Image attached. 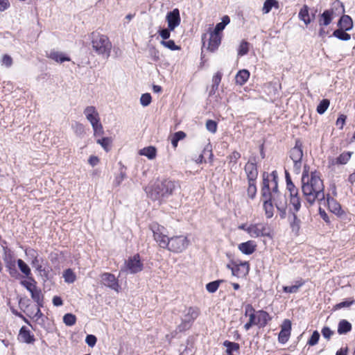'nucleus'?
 Here are the masks:
<instances>
[{
  "instance_id": "nucleus-37",
  "label": "nucleus",
  "mask_w": 355,
  "mask_h": 355,
  "mask_svg": "<svg viewBox=\"0 0 355 355\" xmlns=\"http://www.w3.org/2000/svg\"><path fill=\"white\" fill-rule=\"evenodd\" d=\"M224 345L226 347L227 355H232V352H237L239 350V345L236 343L225 340Z\"/></svg>"
},
{
  "instance_id": "nucleus-44",
  "label": "nucleus",
  "mask_w": 355,
  "mask_h": 355,
  "mask_svg": "<svg viewBox=\"0 0 355 355\" xmlns=\"http://www.w3.org/2000/svg\"><path fill=\"white\" fill-rule=\"evenodd\" d=\"M330 101L328 99L322 100L317 107V112L320 114H324L328 109Z\"/></svg>"
},
{
  "instance_id": "nucleus-36",
  "label": "nucleus",
  "mask_w": 355,
  "mask_h": 355,
  "mask_svg": "<svg viewBox=\"0 0 355 355\" xmlns=\"http://www.w3.org/2000/svg\"><path fill=\"white\" fill-rule=\"evenodd\" d=\"M352 155L351 152H345L342 154H340L336 160H333V164H345L349 160Z\"/></svg>"
},
{
  "instance_id": "nucleus-62",
  "label": "nucleus",
  "mask_w": 355,
  "mask_h": 355,
  "mask_svg": "<svg viewBox=\"0 0 355 355\" xmlns=\"http://www.w3.org/2000/svg\"><path fill=\"white\" fill-rule=\"evenodd\" d=\"M221 73L218 72L215 76H214L213 77V79H212V81H213V88H216L217 89L218 85H219V83H220V80H221Z\"/></svg>"
},
{
  "instance_id": "nucleus-46",
  "label": "nucleus",
  "mask_w": 355,
  "mask_h": 355,
  "mask_svg": "<svg viewBox=\"0 0 355 355\" xmlns=\"http://www.w3.org/2000/svg\"><path fill=\"white\" fill-rule=\"evenodd\" d=\"M160 44L163 46H164V47H166V48H167V49H170L171 51H177V50H180V46L176 45L173 40H167V41L162 40L160 42Z\"/></svg>"
},
{
  "instance_id": "nucleus-28",
  "label": "nucleus",
  "mask_w": 355,
  "mask_h": 355,
  "mask_svg": "<svg viewBox=\"0 0 355 355\" xmlns=\"http://www.w3.org/2000/svg\"><path fill=\"white\" fill-rule=\"evenodd\" d=\"M139 154L148 157L149 159H153L156 157L157 150L154 146H150L139 150Z\"/></svg>"
},
{
  "instance_id": "nucleus-16",
  "label": "nucleus",
  "mask_w": 355,
  "mask_h": 355,
  "mask_svg": "<svg viewBox=\"0 0 355 355\" xmlns=\"http://www.w3.org/2000/svg\"><path fill=\"white\" fill-rule=\"evenodd\" d=\"M248 181H256L258 176L256 159L252 157L249 159L244 168Z\"/></svg>"
},
{
  "instance_id": "nucleus-1",
  "label": "nucleus",
  "mask_w": 355,
  "mask_h": 355,
  "mask_svg": "<svg viewBox=\"0 0 355 355\" xmlns=\"http://www.w3.org/2000/svg\"><path fill=\"white\" fill-rule=\"evenodd\" d=\"M302 191L306 200L313 205L316 200L325 202L324 184L315 171L309 175L306 166H304L302 176Z\"/></svg>"
},
{
  "instance_id": "nucleus-31",
  "label": "nucleus",
  "mask_w": 355,
  "mask_h": 355,
  "mask_svg": "<svg viewBox=\"0 0 355 355\" xmlns=\"http://www.w3.org/2000/svg\"><path fill=\"white\" fill-rule=\"evenodd\" d=\"M304 281L298 280L295 282V284L293 286H286L283 287V291L286 293H296L298 292L300 288L303 286Z\"/></svg>"
},
{
  "instance_id": "nucleus-45",
  "label": "nucleus",
  "mask_w": 355,
  "mask_h": 355,
  "mask_svg": "<svg viewBox=\"0 0 355 355\" xmlns=\"http://www.w3.org/2000/svg\"><path fill=\"white\" fill-rule=\"evenodd\" d=\"M223 282V280H216V281H214V282L208 283L206 285L207 291L210 293H215L218 290L220 283H222Z\"/></svg>"
},
{
  "instance_id": "nucleus-15",
  "label": "nucleus",
  "mask_w": 355,
  "mask_h": 355,
  "mask_svg": "<svg viewBox=\"0 0 355 355\" xmlns=\"http://www.w3.org/2000/svg\"><path fill=\"white\" fill-rule=\"evenodd\" d=\"M227 268L231 270L232 275L242 278L245 277L249 272V264L248 262L240 263H232L227 266Z\"/></svg>"
},
{
  "instance_id": "nucleus-6",
  "label": "nucleus",
  "mask_w": 355,
  "mask_h": 355,
  "mask_svg": "<svg viewBox=\"0 0 355 355\" xmlns=\"http://www.w3.org/2000/svg\"><path fill=\"white\" fill-rule=\"evenodd\" d=\"M189 245L190 241L187 236L178 235L169 238L165 248L173 253L178 254L186 250Z\"/></svg>"
},
{
  "instance_id": "nucleus-38",
  "label": "nucleus",
  "mask_w": 355,
  "mask_h": 355,
  "mask_svg": "<svg viewBox=\"0 0 355 355\" xmlns=\"http://www.w3.org/2000/svg\"><path fill=\"white\" fill-rule=\"evenodd\" d=\"M345 29H342L341 28L334 31L333 33V35L340 40L348 41L350 40L351 36L349 34L345 32Z\"/></svg>"
},
{
  "instance_id": "nucleus-22",
  "label": "nucleus",
  "mask_w": 355,
  "mask_h": 355,
  "mask_svg": "<svg viewBox=\"0 0 355 355\" xmlns=\"http://www.w3.org/2000/svg\"><path fill=\"white\" fill-rule=\"evenodd\" d=\"M31 298L34 302L37 303L38 306H43L44 304V296L42 293V291L40 288L36 286L30 291Z\"/></svg>"
},
{
  "instance_id": "nucleus-3",
  "label": "nucleus",
  "mask_w": 355,
  "mask_h": 355,
  "mask_svg": "<svg viewBox=\"0 0 355 355\" xmlns=\"http://www.w3.org/2000/svg\"><path fill=\"white\" fill-rule=\"evenodd\" d=\"M91 40L92 48L97 54L109 58L112 45L107 36L94 32Z\"/></svg>"
},
{
  "instance_id": "nucleus-8",
  "label": "nucleus",
  "mask_w": 355,
  "mask_h": 355,
  "mask_svg": "<svg viewBox=\"0 0 355 355\" xmlns=\"http://www.w3.org/2000/svg\"><path fill=\"white\" fill-rule=\"evenodd\" d=\"M248 230L249 236L252 238L272 237L270 228L265 223H251Z\"/></svg>"
},
{
  "instance_id": "nucleus-19",
  "label": "nucleus",
  "mask_w": 355,
  "mask_h": 355,
  "mask_svg": "<svg viewBox=\"0 0 355 355\" xmlns=\"http://www.w3.org/2000/svg\"><path fill=\"white\" fill-rule=\"evenodd\" d=\"M221 42V35L217 33H210L207 49L211 52L218 49Z\"/></svg>"
},
{
  "instance_id": "nucleus-53",
  "label": "nucleus",
  "mask_w": 355,
  "mask_h": 355,
  "mask_svg": "<svg viewBox=\"0 0 355 355\" xmlns=\"http://www.w3.org/2000/svg\"><path fill=\"white\" fill-rule=\"evenodd\" d=\"M320 338V334L318 331H314L311 336V338L309 339L307 342V345L310 346H314L315 345L319 340Z\"/></svg>"
},
{
  "instance_id": "nucleus-5",
  "label": "nucleus",
  "mask_w": 355,
  "mask_h": 355,
  "mask_svg": "<svg viewBox=\"0 0 355 355\" xmlns=\"http://www.w3.org/2000/svg\"><path fill=\"white\" fill-rule=\"evenodd\" d=\"M83 113L92 125L94 136L103 135V128L100 121V116L96 108L94 106H87L84 110Z\"/></svg>"
},
{
  "instance_id": "nucleus-58",
  "label": "nucleus",
  "mask_w": 355,
  "mask_h": 355,
  "mask_svg": "<svg viewBox=\"0 0 355 355\" xmlns=\"http://www.w3.org/2000/svg\"><path fill=\"white\" fill-rule=\"evenodd\" d=\"M96 337L94 335L90 334L86 336L85 343L88 345L89 347H94L96 343Z\"/></svg>"
},
{
  "instance_id": "nucleus-32",
  "label": "nucleus",
  "mask_w": 355,
  "mask_h": 355,
  "mask_svg": "<svg viewBox=\"0 0 355 355\" xmlns=\"http://www.w3.org/2000/svg\"><path fill=\"white\" fill-rule=\"evenodd\" d=\"M272 8H279V2L277 0H266L262 8L263 13H269Z\"/></svg>"
},
{
  "instance_id": "nucleus-47",
  "label": "nucleus",
  "mask_w": 355,
  "mask_h": 355,
  "mask_svg": "<svg viewBox=\"0 0 355 355\" xmlns=\"http://www.w3.org/2000/svg\"><path fill=\"white\" fill-rule=\"evenodd\" d=\"M241 157V154L237 151H234L231 155L227 157L229 164L231 165V170L237 163L238 159Z\"/></svg>"
},
{
  "instance_id": "nucleus-27",
  "label": "nucleus",
  "mask_w": 355,
  "mask_h": 355,
  "mask_svg": "<svg viewBox=\"0 0 355 355\" xmlns=\"http://www.w3.org/2000/svg\"><path fill=\"white\" fill-rule=\"evenodd\" d=\"M338 26L345 31H350L353 27V21L349 15H343L338 21Z\"/></svg>"
},
{
  "instance_id": "nucleus-13",
  "label": "nucleus",
  "mask_w": 355,
  "mask_h": 355,
  "mask_svg": "<svg viewBox=\"0 0 355 355\" xmlns=\"http://www.w3.org/2000/svg\"><path fill=\"white\" fill-rule=\"evenodd\" d=\"M199 311L197 308L189 307L187 309V313L182 319V323L178 327L180 331L189 329L191 324L198 318Z\"/></svg>"
},
{
  "instance_id": "nucleus-60",
  "label": "nucleus",
  "mask_w": 355,
  "mask_h": 355,
  "mask_svg": "<svg viewBox=\"0 0 355 355\" xmlns=\"http://www.w3.org/2000/svg\"><path fill=\"white\" fill-rule=\"evenodd\" d=\"M353 304V301H344L336 304L334 306V309L338 310L342 308L349 307Z\"/></svg>"
},
{
  "instance_id": "nucleus-39",
  "label": "nucleus",
  "mask_w": 355,
  "mask_h": 355,
  "mask_svg": "<svg viewBox=\"0 0 355 355\" xmlns=\"http://www.w3.org/2000/svg\"><path fill=\"white\" fill-rule=\"evenodd\" d=\"M63 278L65 282L71 284L73 283L76 280V275L71 269L69 268L64 271Z\"/></svg>"
},
{
  "instance_id": "nucleus-11",
  "label": "nucleus",
  "mask_w": 355,
  "mask_h": 355,
  "mask_svg": "<svg viewBox=\"0 0 355 355\" xmlns=\"http://www.w3.org/2000/svg\"><path fill=\"white\" fill-rule=\"evenodd\" d=\"M274 205L279 214L282 219L286 218L288 211V198L286 194L281 192H277L272 197Z\"/></svg>"
},
{
  "instance_id": "nucleus-42",
  "label": "nucleus",
  "mask_w": 355,
  "mask_h": 355,
  "mask_svg": "<svg viewBox=\"0 0 355 355\" xmlns=\"http://www.w3.org/2000/svg\"><path fill=\"white\" fill-rule=\"evenodd\" d=\"M256 181H248V187L247 189L248 196L254 199L257 193Z\"/></svg>"
},
{
  "instance_id": "nucleus-64",
  "label": "nucleus",
  "mask_w": 355,
  "mask_h": 355,
  "mask_svg": "<svg viewBox=\"0 0 355 355\" xmlns=\"http://www.w3.org/2000/svg\"><path fill=\"white\" fill-rule=\"evenodd\" d=\"M31 265L33 267L35 268L38 271H42V266L40 264L38 257H35L31 261Z\"/></svg>"
},
{
  "instance_id": "nucleus-18",
  "label": "nucleus",
  "mask_w": 355,
  "mask_h": 355,
  "mask_svg": "<svg viewBox=\"0 0 355 355\" xmlns=\"http://www.w3.org/2000/svg\"><path fill=\"white\" fill-rule=\"evenodd\" d=\"M263 198V209L265 212L266 218H271L274 216V202L272 198Z\"/></svg>"
},
{
  "instance_id": "nucleus-2",
  "label": "nucleus",
  "mask_w": 355,
  "mask_h": 355,
  "mask_svg": "<svg viewBox=\"0 0 355 355\" xmlns=\"http://www.w3.org/2000/svg\"><path fill=\"white\" fill-rule=\"evenodd\" d=\"M180 189V185L178 182L164 180L161 183L156 184L150 191L149 195L153 200H161L173 195Z\"/></svg>"
},
{
  "instance_id": "nucleus-30",
  "label": "nucleus",
  "mask_w": 355,
  "mask_h": 355,
  "mask_svg": "<svg viewBox=\"0 0 355 355\" xmlns=\"http://www.w3.org/2000/svg\"><path fill=\"white\" fill-rule=\"evenodd\" d=\"M352 329V324L346 320H341L338 325V333L339 334H345Z\"/></svg>"
},
{
  "instance_id": "nucleus-59",
  "label": "nucleus",
  "mask_w": 355,
  "mask_h": 355,
  "mask_svg": "<svg viewBox=\"0 0 355 355\" xmlns=\"http://www.w3.org/2000/svg\"><path fill=\"white\" fill-rule=\"evenodd\" d=\"M169 28H163L161 31H159V34L162 38V40H166L170 37L171 33Z\"/></svg>"
},
{
  "instance_id": "nucleus-14",
  "label": "nucleus",
  "mask_w": 355,
  "mask_h": 355,
  "mask_svg": "<svg viewBox=\"0 0 355 355\" xmlns=\"http://www.w3.org/2000/svg\"><path fill=\"white\" fill-rule=\"evenodd\" d=\"M101 282L106 287L119 293L120 291V285L118 279L115 276L110 272H103L101 275Z\"/></svg>"
},
{
  "instance_id": "nucleus-35",
  "label": "nucleus",
  "mask_w": 355,
  "mask_h": 355,
  "mask_svg": "<svg viewBox=\"0 0 355 355\" xmlns=\"http://www.w3.org/2000/svg\"><path fill=\"white\" fill-rule=\"evenodd\" d=\"M49 58L58 62H63L64 61H69L70 58L65 56L62 53L58 51H52L49 54Z\"/></svg>"
},
{
  "instance_id": "nucleus-49",
  "label": "nucleus",
  "mask_w": 355,
  "mask_h": 355,
  "mask_svg": "<svg viewBox=\"0 0 355 355\" xmlns=\"http://www.w3.org/2000/svg\"><path fill=\"white\" fill-rule=\"evenodd\" d=\"M186 135L182 131L177 132L174 134L172 139H171V144L173 147H176L178 146V143L180 140L184 139Z\"/></svg>"
},
{
  "instance_id": "nucleus-26",
  "label": "nucleus",
  "mask_w": 355,
  "mask_h": 355,
  "mask_svg": "<svg viewBox=\"0 0 355 355\" xmlns=\"http://www.w3.org/2000/svg\"><path fill=\"white\" fill-rule=\"evenodd\" d=\"M250 77V72L247 69L240 70L236 75V83L239 85H244Z\"/></svg>"
},
{
  "instance_id": "nucleus-23",
  "label": "nucleus",
  "mask_w": 355,
  "mask_h": 355,
  "mask_svg": "<svg viewBox=\"0 0 355 355\" xmlns=\"http://www.w3.org/2000/svg\"><path fill=\"white\" fill-rule=\"evenodd\" d=\"M333 14L334 11L332 10H324L320 16L319 25L322 26L330 24L332 21Z\"/></svg>"
},
{
  "instance_id": "nucleus-55",
  "label": "nucleus",
  "mask_w": 355,
  "mask_h": 355,
  "mask_svg": "<svg viewBox=\"0 0 355 355\" xmlns=\"http://www.w3.org/2000/svg\"><path fill=\"white\" fill-rule=\"evenodd\" d=\"M290 334H291V332H288L286 331L281 329V331L279 334V338H278L279 343H286L289 338Z\"/></svg>"
},
{
  "instance_id": "nucleus-56",
  "label": "nucleus",
  "mask_w": 355,
  "mask_h": 355,
  "mask_svg": "<svg viewBox=\"0 0 355 355\" xmlns=\"http://www.w3.org/2000/svg\"><path fill=\"white\" fill-rule=\"evenodd\" d=\"M125 178V173L123 171H121L119 175H117L114 180L113 182V184L115 187H118L121 184V183L123 181V180Z\"/></svg>"
},
{
  "instance_id": "nucleus-17",
  "label": "nucleus",
  "mask_w": 355,
  "mask_h": 355,
  "mask_svg": "<svg viewBox=\"0 0 355 355\" xmlns=\"http://www.w3.org/2000/svg\"><path fill=\"white\" fill-rule=\"evenodd\" d=\"M169 30L173 31L180 24V11L178 8L173 9L172 11L167 13L166 17Z\"/></svg>"
},
{
  "instance_id": "nucleus-41",
  "label": "nucleus",
  "mask_w": 355,
  "mask_h": 355,
  "mask_svg": "<svg viewBox=\"0 0 355 355\" xmlns=\"http://www.w3.org/2000/svg\"><path fill=\"white\" fill-rule=\"evenodd\" d=\"M288 211L292 213L293 216V220L291 222V227L293 230H298L300 229V220L297 217L296 213L297 211H295L294 209L291 207H289Z\"/></svg>"
},
{
  "instance_id": "nucleus-63",
  "label": "nucleus",
  "mask_w": 355,
  "mask_h": 355,
  "mask_svg": "<svg viewBox=\"0 0 355 355\" xmlns=\"http://www.w3.org/2000/svg\"><path fill=\"white\" fill-rule=\"evenodd\" d=\"M346 118L347 116L345 115L340 114L337 119L336 124L340 129H343L345 123Z\"/></svg>"
},
{
  "instance_id": "nucleus-29",
  "label": "nucleus",
  "mask_w": 355,
  "mask_h": 355,
  "mask_svg": "<svg viewBox=\"0 0 355 355\" xmlns=\"http://www.w3.org/2000/svg\"><path fill=\"white\" fill-rule=\"evenodd\" d=\"M19 336L26 343H31L34 341L33 336L31 334L30 331L24 326L20 329Z\"/></svg>"
},
{
  "instance_id": "nucleus-21",
  "label": "nucleus",
  "mask_w": 355,
  "mask_h": 355,
  "mask_svg": "<svg viewBox=\"0 0 355 355\" xmlns=\"http://www.w3.org/2000/svg\"><path fill=\"white\" fill-rule=\"evenodd\" d=\"M256 244L254 241H248L239 245V250L244 254H251L256 250Z\"/></svg>"
},
{
  "instance_id": "nucleus-50",
  "label": "nucleus",
  "mask_w": 355,
  "mask_h": 355,
  "mask_svg": "<svg viewBox=\"0 0 355 355\" xmlns=\"http://www.w3.org/2000/svg\"><path fill=\"white\" fill-rule=\"evenodd\" d=\"M96 142L100 144L105 151H109L111 144V139L110 138L103 137L102 139H98Z\"/></svg>"
},
{
  "instance_id": "nucleus-52",
  "label": "nucleus",
  "mask_w": 355,
  "mask_h": 355,
  "mask_svg": "<svg viewBox=\"0 0 355 355\" xmlns=\"http://www.w3.org/2000/svg\"><path fill=\"white\" fill-rule=\"evenodd\" d=\"M151 96L149 93L143 94L140 98V103L142 106L146 107L151 103Z\"/></svg>"
},
{
  "instance_id": "nucleus-43",
  "label": "nucleus",
  "mask_w": 355,
  "mask_h": 355,
  "mask_svg": "<svg viewBox=\"0 0 355 355\" xmlns=\"http://www.w3.org/2000/svg\"><path fill=\"white\" fill-rule=\"evenodd\" d=\"M28 279V280L21 281V284L30 292L31 290H33L34 288L37 286V282L31 276H30V278Z\"/></svg>"
},
{
  "instance_id": "nucleus-9",
  "label": "nucleus",
  "mask_w": 355,
  "mask_h": 355,
  "mask_svg": "<svg viewBox=\"0 0 355 355\" xmlns=\"http://www.w3.org/2000/svg\"><path fill=\"white\" fill-rule=\"evenodd\" d=\"M3 259L6 268L10 275L14 278H18L19 273L16 268V259L10 249L7 247L3 248Z\"/></svg>"
},
{
  "instance_id": "nucleus-7",
  "label": "nucleus",
  "mask_w": 355,
  "mask_h": 355,
  "mask_svg": "<svg viewBox=\"0 0 355 355\" xmlns=\"http://www.w3.org/2000/svg\"><path fill=\"white\" fill-rule=\"evenodd\" d=\"M144 268V263L141 260L139 254H136L130 257L121 268L120 273L136 274L141 272Z\"/></svg>"
},
{
  "instance_id": "nucleus-24",
  "label": "nucleus",
  "mask_w": 355,
  "mask_h": 355,
  "mask_svg": "<svg viewBox=\"0 0 355 355\" xmlns=\"http://www.w3.org/2000/svg\"><path fill=\"white\" fill-rule=\"evenodd\" d=\"M270 319L269 314L266 311H259L257 312V325H259L260 327H264Z\"/></svg>"
},
{
  "instance_id": "nucleus-12",
  "label": "nucleus",
  "mask_w": 355,
  "mask_h": 355,
  "mask_svg": "<svg viewBox=\"0 0 355 355\" xmlns=\"http://www.w3.org/2000/svg\"><path fill=\"white\" fill-rule=\"evenodd\" d=\"M151 230L155 241L158 243L159 247L165 248L167 246V240L169 238L166 234V229L164 227L159 225L156 223L150 224Z\"/></svg>"
},
{
  "instance_id": "nucleus-61",
  "label": "nucleus",
  "mask_w": 355,
  "mask_h": 355,
  "mask_svg": "<svg viewBox=\"0 0 355 355\" xmlns=\"http://www.w3.org/2000/svg\"><path fill=\"white\" fill-rule=\"evenodd\" d=\"M334 332L327 327H324L322 329V334L326 339H329L333 335Z\"/></svg>"
},
{
  "instance_id": "nucleus-4",
  "label": "nucleus",
  "mask_w": 355,
  "mask_h": 355,
  "mask_svg": "<svg viewBox=\"0 0 355 355\" xmlns=\"http://www.w3.org/2000/svg\"><path fill=\"white\" fill-rule=\"evenodd\" d=\"M277 180L278 174L276 171H273L271 173H263L261 190L262 198H272L279 192Z\"/></svg>"
},
{
  "instance_id": "nucleus-20",
  "label": "nucleus",
  "mask_w": 355,
  "mask_h": 355,
  "mask_svg": "<svg viewBox=\"0 0 355 355\" xmlns=\"http://www.w3.org/2000/svg\"><path fill=\"white\" fill-rule=\"evenodd\" d=\"M290 192V207L294 209L295 211H298L301 207V202L298 196V190L297 188L289 191Z\"/></svg>"
},
{
  "instance_id": "nucleus-40",
  "label": "nucleus",
  "mask_w": 355,
  "mask_h": 355,
  "mask_svg": "<svg viewBox=\"0 0 355 355\" xmlns=\"http://www.w3.org/2000/svg\"><path fill=\"white\" fill-rule=\"evenodd\" d=\"M249 313V322H252L254 325H257V313H254V309L253 307L248 304L245 307V315Z\"/></svg>"
},
{
  "instance_id": "nucleus-34",
  "label": "nucleus",
  "mask_w": 355,
  "mask_h": 355,
  "mask_svg": "<svg viewBox=\"0 0 355 355\" xmlns=\"http://www.w3.org/2000/svg\"><path fill=\"white\" fill-rule=\"evenodd\" d=\"M17 263L19 270L24 276L27 278H30V276H31V270L29 266L22 259H18Z\"/></svg>"
},
{
  "instance_id": "nucleus-10",
  "label": "nucleus",
  "mask_w": 355,
  "mask_h": 355,
  "mask_svg": "<svg viewBox=\"0 0 355 355\" xmlns=\"http://www.w3.org/2000/svg\"><path fill=\"white\" fill-rule=\"evenodd\" d=\"M302 157V144L300 141H296L295 146L290 150V157L293 162V171L296 174H299L301 171Z\"/></svg>"
},
{
  "instance_id": "nucleus-51",
  "label": "nucleus",
  "mask_w": 355,
  "mask_h": 355,
  "mask_svg": "<svg viewBox=\"0 0 355 355\" xmlns=\"http://www.w3.org/2000/svg\"><path fill=\"white\" fill-rule=\"evenodd\" d=\"M249 44L248 42L245 41H243L239 47L238 49V54L240 56H243L244 55H246L248 53L249 48H248Z\"/></svg>"
},
{
  "instance_id": "nucleus-25",
  "label": "nucleus",
  "mask_w": 355,
  "mask_h": 355,
  "mask_svg": "<svg viewBox=\"0 0 355 355\" xmlns=\"http://www.w3.org/2000/svg\"><path fill=\"white\" fill-rule=\"evenodd\" d=\"M327 202L329 210L336 215H340L342 212L340 204L333 198L329 196L327 198Z\"/></svg>"
},
{
  "instance_id": "nucleus-48",
  "label": "nucleus",
  "mask_w": 355,
  "mask_h": 355,
  "mask_svg": "<svg viewBox=\"0 0 355 355\" xmlns=\"http://www.w3.org/2000/svg\"><path fill=\"white\" fill-rule=\"evenodd\" d=\"M63 322L67 326H72L76 323V318L72 313H67L63 317Z\"/></svg>"
},
{
  "instance_id": "nucleus-33",
  "label": "nucleus",
  "mask_w": 355,
  "mask_h": 355,
  "mask_svg": "<svg viewBox=\"0 0 355 355\" xmlns=\"http://www.w3.org/2000/svg\"><path fill=\"white\" fill-rule=\"evenodd\" d=\"M299 18L304 22L306 25L311 23V20L309 14V8L304 5L300 10L298 14Z\"/></svg>"
},
{
  "instance_id": "nucleus-57",
  "label": "nucleus",
  "mask_w": 355,
  "mask_h": 355,
  "mask_svg": "<svg viewBox=\"0 0 355 355\" xmlns=\"http://www.w3.org/2000/svg\"><path fill=\"white\" fill-rule=\"evenodd\" d=\"M1 62L2 65L6 67H10L12 64V58L8 55H4Z\"/></svg>"
},
{
  "instance_id": "nucleus-54",
  "label": "nucleus",
  "mask_w": 355,
  "mask_h": 355,
  "mask_svg": "<svg viewBox=\"0 0 355 355\" xmlns=\"http://www.w3.org/2000/svg\"><path fill=\"white\" fill-rule=\"evenodd\" d=\"M206 128L209 132L215 133L217 131V123L215 121L209 119L206 122Z\"/></svg>"
}]
</instances>
